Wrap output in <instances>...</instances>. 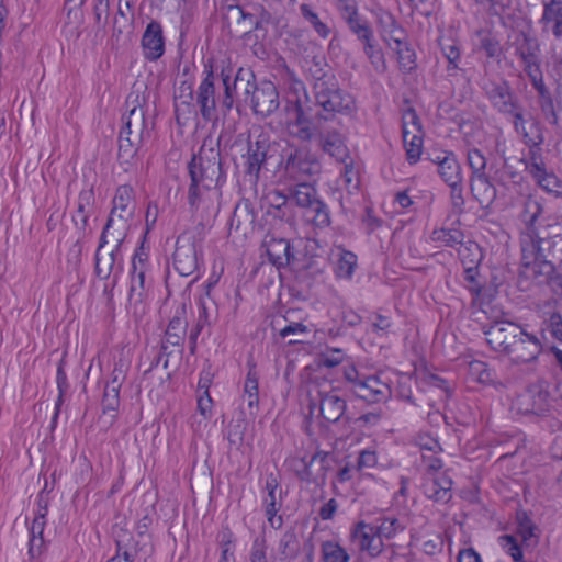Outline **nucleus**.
<instances>
[{"label":"nucleus","mask_w":562,"mask_h":562,"mask_svg":"<svg viewBox=\"0 0 562 562\" xmlns=\"http://www.w3.org/2000/svg\"><path fill=\"white\" fill-rule=\"evenodd\" d=\"M221 138L207 135L191 160L188 162L190 184L188 188V204L192 214L202 218L218 212L222 196V186L226 173L222 168L220 150Z\"/></svg>","instance_id":"1"},{"label":"nucleus","mask_w":562,"mask_h":562,"mask_svg":"<svg viewBox=\"0 0 562 562\" xmlns=\"http://www.w3.org/2000/svg\"><path fill=\"white\" fill-rule=\"evenodd\" d=\"M280 116V122L288 135L304 143L315 137L322 122L315 117L305 91L302 94L291 93L285 98Z\"/></svg>","instance_id":"2"},{"label":"nucleus","mask_w":562,"mask_h":562,"mask_svg":"<svg viewBox=\"0 0 562 562\" xmlns=\"http://www.w3.org/2000/svg\"><path fill=\"white\" fill-rule=\"evenodd\" d=\"M204 239L202 225L184 231L178 236L173 252V267L179 274L188 277L199 269Z\"/></svg>","instance_id":"3"},{"label":"nucleus","mask_w":562,"mask_h":562,"mask_svg":"<svg viewBox=\"0 0 562 562\" xmlns=\"http://www.w3.org/2000/svg\"><path fill=\"white\" fill-rule=\"evenodd\" d=\"M315 95V106L319 108L315 112L318 121H329L336 113L350 114L356 109L353 97L329 82H317L313 86Z\"/></svg>","instance_id":"4"},{"label":"nucleus","mask_w":562,"mask_h":562,"mask_svg":"<svg viewBox=\"0 0 562 562\" xmlns=\"http://www.w3.org/2000/svg\"><path fill=\"white\" fill-rule=\"evenodd\" d=\"M282 179L284 181H315L322 164L315 154L305 147L292 146L283 156Z\"/></svg>","instance_id":"5"},{"label":"nucleus","mask_w":562,"mask_h":562,"mask_svg":"<svg viewBox=\"0 0 562 562\" xmlns=\"http://www.w3.org/2000/svg\"><path fill=\"white\" fill-rule=\"evenodd\" d=\"M217 79L222 81L224 93L218 97V108L223 115H227L234 106L237 88L243 89L245 101H248V92L251 88L255 74L247 68H238L234 74V68L229 63H218Z\"/></svg>","instance_id":"6"},{"label":"nucleus","mask_w":562,"mask_h":562,"mask_svg":"<svg viewBox=\"0 0 562 562\" xmlns=\"http://www.w3.org/2000/svg\"><path fill=\"white\" fill-rule=\"evenodd\" d=\"M521 263L562 255V232L551 237L541 236L539 229L521 231L520 237Z\"/></svg>","instance_id":"7"},{"label":"nucleus","mask_w":562,"mask_h":562,"mask_svg":"<svg viewBox=\"0 0 562 562\" xmlns=\"http://www.w3.org/2000/svg\"><path fill=\"white\" fill-rule=\"evenodd\" d=\"M384 522V517L376 518L371 522H366L363 520L357 522L350 530L351 543L361 553H366L370 558L379 557L384 550L382 537Z\"/></svg>","instance_id":"8"},{"label":"nucleus","mask_w":562,"mask_h":562,"mask_svg":"<svg viewBox=\"0 0 562 562\" xmlns=\"http://www.w3.org/2000/svg\"><path fill=\"white\" fill-rule=\"evenodd\" d=\"M218 63L213 59H207L204 63V78L199 85L196 91V104L200 108V113L205 122H211L217 119L218 99L215 94V80L217 79Z\"/></svg>","instance_id":"9"},{"label":"nucleus","mask_w":562,"mask_h":562,"mask_svg":"<svg viewBox=\"0 0 562 562\" xmlns=\"http://www.w3.org/2000/svg\"><path fill=\"white\" fill-rule=\"evenodd\" d=\"M248 92V101L254 114L262 119L269 117L280 108V97L277 86L270 80L257 81L252 79Z\"/></svg>","instance_id":"10"},{"label":"nucleus","mask_w":562,"mask_h":562,"mask_svg":"<svg viewBox=\"0 0 562 562\" xmlns=\"http://www.w3.org/2000/svg\"><path fill=\"white\" fill-rule=\"evenodd\" d=\"M424 130L416 111L408 106L402 112V137L407 160L415 164L423 153Z\"/></svg>","instance_id":"11"},{"label":"nucleus","mask_w":562,"mask_h":562,"mask_svg":"<svg viewBox=\"0 0 562 562\" xmlns=\"http://www.w3.org/2000/svg\"><path fill=\"white\" fill-rule=\"evenodd\" d=\"M271 142L268 134L260 132L258 135H249L245 158V173L255 182L258 181L260 171L269 157Z\"/></svg>","instance_id":"12"},{"label":"nucleus","mask_w":562,"mask_h":562,"mask_svg":"<svg viewBox=\"0 0 562 562\" xmlns=\"http://www.w3.org/2000/svg\"><path fill=\"white\" fill-rule=\"evenodd\" d=\"M263 246L266 247L269 261L277 268L293 265L296 269H310L314 265H317L316 260H311L308 265H297L299 260L294 256L293 247L285 238H278L272 234H268L265 237Z\"/></svg>","instance_id":"13"},{"label":"nucleus","mask_w":562,"mask_h":562,"mask_svg":"<svg viewBox=\"0 0 562 562\" xmlns=\"http://www.w3.org/2000/svg\"><path fill=\"white\" fill-rule=\"evenodd\" d=\"M265 491L267 495L262 498V507L265 509V514L267 520L271 528L278 530L283 526L282 516H278L282 505V488L280 486L278 477L270 473L266 480Z\"/></svg>","instance_id":"14"},{"label":"nucleus","mask_w":562,"mask_h":562,"mask_svg":"<svg viewBox=\"0 0 562 562\" xmlns=\"http://www.w3.org/2000/svg\"><path fill=\"white\" fill-rule=\"evenodd\" d=\"M521 334L520 326L508 321H495L484 330L487 344L494 350L505 353L510 348V342Z\"/></svg>","instance_id":"15"},{"label":"nucleus","mask_w":562,"mask_h":562,"mask_svg":"<svg viewBox=\"0 0 562 562\" xmlns=\"http://www.w3.org/2000/svg\"><path fill=\"white\" fill-rule=\"evenodd\" d=\"M329 453L318 450L310 459L302 458L300 467L295 470L300 481L306 483L325 484L329 469Z\"/></svg>","instance_id":"16"},{"label":"nucleus","mask_w":562,"mask_h":562,"mask_svg":"<svg viewBox=\"0 0 562 562\" xmlns=\"http://www.w3.org/2000/svg\"><path fill=\"white\" fill-rule=\"evenodd\" d=\"M430 239L438 244L439 247L457 248L459 258L464 260L467 258L465 251L477 252L479 245L473 241H464V234L457 227H441L434 229L430 234Z\"/></svg>","instance_id":"17"},{"label":"nucleus","mask_w":562,"mask_h":562,"mask_svg":"<svg viewBox=\"0 0 562 562\" xmlns=\"http://www.w3.org/2000/svg\"><path fill=\"white\" fill-rule=\"evenodd\" d=\"M143 56L148 61H157L166 49L164 30L158 21H150L142 35Z\"/></svg>","instance_id":"18"},{"label":"nucleus","mask_w":562,"mask_h":562,"mask_svg":"<svg viewBox=\"0 0 562 562\" xmlns=\"http://www.w3.org/2000/svg\"><path fill=\"white\" fill-rule=\"evenodd\" d=\"M541 350L539 340L522 330V334L510 342V348L506 353L514 362L526 363L536 360Z\"/></svg>","instance_id":"19"},{"label":"nucleus","mask_w":562,"mask_h":562,"mask_svg":"<svg viewBox=\"0 0 562 562\" xmlns=\"http://www.w3.org/2000/svg\"><path fill=\"white\" fill-rule=\"evenodd\" d=\"M402 36L392 35V50L400 71L411 74L417 67L416 52L403 30H396Z\"/></svg>","instance_id":"20"},{"label":"nucleus","mask_w":562,"mask_h":562,"mask_svg":"<svg viewBox=\"0 0 562 562\" xmlns=\"http://www.w3.org/2000/svg\"><path fill=\"white\" fill-rule=\"evenodd\" d=\"M317 401L319 413L328 423L338 422L346 412V401L336 391H318Z\"/></svg>","instance_id":"21"},{"label":"nucleus","mask_w":562,"mask_h":562,"mask_svg":"<svg viewBox=\"0 0 562 562\" xmlns=\"http://www.w3.org/2000/svg\"><path fill=\"white\" fill-rule=\"evenodd\" d=\"M256 211L249 199H241L235 205L229 225L231 228L247 235L252 232L256 223Z\"/></svg>","instance_id":"22"},{"label":"nucleus","mask_w":562,"mask_h":562,"mask_svg":"<svg viewBox=\"0 0 562 562\" xmlns=\"http://www.w3.org/2000/svg\"><path fill=\"white\" fill-rule=\"evenodd\" d=\"M135 209L136 202L133 188L128 184L117 187L109 215L117 216L121 220L132 221L135 214Z\"/></svg>","instance_id":"23"},{"label":"nucleus","mask_w":562,"mask_h":562,"mask_svg":"<svg viewBox=\"0 0 562 562\" xmlns=\"http://www.w3.org/2000/svg\"><path fill=\"white\" fill-rule=\"evenodd\" d=\"M186 314V305L179 306L176 310L172 318L169 321L164 336V340H166V342H169L170 346L180 348V353H182V347L188 330V321Z\"/></svg>","instance_id":"24"},{"label":"nucleus","mask_w":562,"mask_h":562,"mask_svg":"<svg viewBox=\"0 0 562 562\" xmlns=\"http://www.w3.org/2000/svg\"><path fill=\"white\" fill-rule=\"evenodd\" d=\"M134 103L128 114L122 117L123 126L120 132H130L133 138L143 140L145 136H149L145 120V110L138 103V95L135 97Z\"/></svg>","instance_id":"25"},{"label":"nucleus","mask_w":562,"mask_h":562,"mask_svg":"<svg viewBox=\"0 0 562 562\" xmlns=\"http://www.w3.org/2000/svg\"><path fill=\"white\" fill-rule=\"evenodd\" d=\"M223 20L231 35L245 37L248 35V23L251 20V13H247L239 5H227L224 8Z\"/></svg>","instance_id":"26"},{"label":"nucleus","mask_w":562,"mask_h":562,"mask_svg":"<svg viewBox=\"0 0 562 562\" xmlns=\"http://www.w3.org/2000/svg\"><path fill=\"white\" fill-rule=\"evenodd\" d=\"M95 202L94 191L92 188L82 190L78 195L77 210L72 215L75 226L82 233V237L91 232L88 229L90 213Z\"/></svg>","instance_id":"27"},{"label":"nucleus","mask_w":562,"mask_h":562,"mask_svg":"<svg viewBox=\"0 0 562 562\" xmlns=\"http://www.w3.org/2000/svg\"><path fill=\"white\" fill-rule=\"evenodd\" d=\"M522 65L525 74L528 76L532 87L539 94L542 110L544 111L547 106L552 110L553 102L551 99L550 91L544 83L543 74L538 63V58L529 61H524Z\"/></svg>","instance_id":"28"},{"label":"nucleus","mask_w":562,"mask_h":562,"mask_svg":"<svg viewBox=\"0 0 562 562\" xmlns=\"http://www.w3.org/2000/svg\"><path fill=\"white\" fill-rule=\"evenodd\" d=\"M487 97L493 106L502 114L507 115L519 105L517 98L505 82L494 83L487 91Z\"/></svg>","instance_id":"29"},{"label":"nucleus","mask_w":562,"mask_h":562,"mask_svg":"<svg viewBox=\"0 0 562 562\" xmlns=\"http://www.w3.org/2000/svg\"><path fill=\"white\" fill-rule=\"evenodd\" d=\"M541 23L554 37H562V0H543Z\"/></svg>","instance_id":"30"},{"label":"nucleus","mask_w":562,"mask_h":562,"mask_svg":"<svg viewBox=\"0 0 562 562\" xmlns=\"http://www.w3.org/2000/svg\"><path fill=\"white\" fill-rule=\"evenodd\" d=\"M122 270L121 248L114 247L109 254L95 251L94 271L101 280L110 278L112 272Z\"/></svg>","instance_id":"31"},{"label":"nucleus","mask_w":562,"mask_h":562,"mask_svg":"<svg viewBox=\"0 0 562 562\" xmlns=\"http://www.w3.org/2000/svg\"><path fill=\"white\" fill-rule=\"evenodd\" d=\"M318 145L325 154L334 157L338 162L350 155L341 134L337 131L321 134Z\"/></svg>","instance_id":"32"},{"label":"nucleus","mask_w":562,"mask_h":562,"mask_svg":"<svg viewBox=\"0 0 562 562\" xmlns=\"http://www.w3.org/2000/svg\"><path fill=\"white\" fill-rule=\"evenodd\" d=\"M553 265L547 258L520 263L519 276L522 279L542 283L552 274Z\"/></svg>","instance_id":"33"},{"label":"nucleus","mask_w":562,"mask_h":562,"mask_svg":"<svg viewBox=\"0 0 562 562\" xmlns=\"http://www.w3.org/2000/svg\"><path fill=\"white\" fill-rule=\"evenodd\" d=\"M384 386L385 384L382 383L376 375H370L357 382L352 390L357 397L368 403H376L383 396Z\"/></svg>","instance_id":"34"},{"label":"nucleus","mask_w":562,"mask_h":562,"mask_svg":"<svg viewBox=\"0 0 562 562\" xmlns=\"http://www.w3.org/2000/svg\"><path fill=\"white\" fill-rule=\"evenodd\" d=\"M471 192L483 206H490L496 198V189L486 175L470 178Z\"/></svg>","instance_id":"35"},{"label":"nucleus","mask_w":562,"mask_h":562,"mask_svg":"<svg viewBox=\"0 0 562 562\" xmlns=\"http://www.w3.org/2000/svg\"><path fill=\"white\" fill-rule=\"evenodd\" d=\"M543 212L542 204L532 195H527L522 199L520 204V211L518 214L519 220L524 223L525 228L522 231L538 229L536 222Z\"/></svg>","instance_id":"36"},{"label":"nucleus","mask_w":562,"mask_h":562,"mask_svg":"<svg viewBox=\"0 0 562 562\" xmlns=\"http://www.w3.org/2000/svg\"><path fill=\"white\" fill-rule=\"evenodd\" d=\"M451 479L447 475H440L425 484V493L436 502L447 503L451 498Z\"/></svg>","instance_id":"37"},{"label":"nucleus","mask_w":562,"mask_h":562,"mask_svg":"<svg viewBox=\"0 0 562 562\" xmlns=\"http://www.w3.org/2000/svg\"><path fill=\"white\" fill-rule=\"evenodd\" d=\"M312 181L294 182L289 188V196L295 204L302 209L311 206V204L318 198L317 190L311 183Z\"/></svg>","instance_id":"38"},{"label":"nucleus","mask_w":562,"mask_h":562,"mask_svg":"<svg viewBox=\"0 0 562 562\" xmlns=\"http://www.w3.org/2000/svg\"><path fill=\"white\" fill-rule=\"evenodd\" d=\"M438 173L447 184H456L463 180L461 166L453 153L445 154L443 160H440Z\"/></svg>","instance_id":"39"},{"label":"nucleus","mask_w":562,"mask_h":562,"mask_svg":"<svg viewBox=\"0 0 562 562\" xmlns=\"http://www.w3.org/2000/svg\"><path fill=\"white\" fill-rule=\"evenodd\" d=\"M299 10L303 19L313 27L319 37L327 38L330 35V25L326 19L321 18L311 4L301 3Z\"/></svg>","instance_id":"40"},{"label":"nucleus","mask_w":562,"mask_h":562,"mask_svg":"<svg viewBox=\"0 0 562 562\" xmlns=\"http://www.w3.org/2000/svg\"><path fill=\"white\" fill-rule=\"evenodd\" d=\"M344 165L341 170V179L345 188L349 193L359 190L360 187V164L356 162L355 159L349 155L348 158L339 161Z\"/></svg>","instance_id":"41"},{"label":"nucleus","mask_w":562,"mask_h":562,"mask_svg":"<svg viewBox=\"0 0 562 562\" xmlns=\"http://www.w3.org/2000/svg\"><path fill=\"white\" fill-rule=\"evenodd\" d=\"M439 45L441 47V53L446 57L447 72L449 76H456L459 68V63L461 59L460 46L457 41L452 38L441 37L439 40Z\"/></svg>","instance_id":"42"},{"label":"nucleus","mask_w":562,"mask_h":562,"mask_svg":"<svg viewBox=\"0 0 562 562\" xmlns=\"http://www.w3.org/2000/svg\"><path fill=\"white\" fill-rule=\"evenodd\" d=\"M244 398L247 401L249 413L255 415L259 404V375L254 368H249L245 380Z\"/></svg>","instance_id":"43"},{"label":"nucleus","mask_w":562,"mask_h":562,"mask_svg":"<svg viewBox=\"0 0 562 562\" xmlns=\"http://www.w3.org/2000/svg\"><path fill=\"white\" fill-rule=\"evenodd\" d=\"M304 216L317 228H325L330 225L328 206L318 198L311 206L305 209Z\"/></svg>","instance_id":"44"},{"label":"nucleus","mask_w":562,"mask_h":562,"mask_svg":"<svg viewBox=\"0 0 562 562\" xmlns=\"http://www.w3.org/2000/svg\"><path fill=\"white\" fill-rule=\"evenodd\" d=\"M187 89L189 90L188 99L183 101H178L176 98L175 100V117L177 121V124L180 126L187 125L190 121L195 120L198 117V112L195 110V105L191 102L193 99V93L191 90V87L188 86Z\"/></svg>","instance_id":"45"},{"label":"nucleus","mask_w":562,"mask_h":562,"mask_svg":"<svg viewBox=\"0 0 562 562\" xmlns=\"http://www.w3.org/2000/svg\"><path fill=\"white\" fill-rule=\"evenodd\" d=\"M541 145L542 144L527 145L528 154L521 159V161L525 164L526 170L532 177L542 175V172L546 170Z\"/></svg>","instance_id":"46"},{"label":"nucleus","mask_w":562,"mask_h":562,"mask_svg":"<svg viewBox=\"0 0 562 562\" xmlns=\"http://www.w3.org/2000/svg\"><path fill=\"white\" fill-rule=\"evenodd\" d=\"M357 267V256L346 249H339L335 274L339 279H350Z\"/></svg>","instance_id":"47"},{"label":"nucleus","mask_w":562,"mask_h":562,"mask_svg":"<svg viewBox=\"0 0 562 562\" xmlns=\"http://www.w3.org/2000/svg\"><path fill=\"white\" fill-rule=\"evenodd\" d=\"M56 383H57V389H58V397L55 403V412H54V415L52 418V428H54L56 426V423H57V419L59 416V412H60V407L64 403V396L66 395V393L69 389L67 374L65 372V359L64 358L60 359V361L58 362V366H57Z\"/></svg>","instance_id":"48"},{"label":"nucleus","mask_w":562,"mask_h":562,"mask_svg":"<svg viewBox=\"0 0 562 562\" xmlns=\"http://www.w3.org/2000/svg\"><path fill=\"white\" fill-rule=\"evenodd\" d=\"M348 25L349 30L363 43H369L372 40L373 32L366 19H363L358 12L355 15H348L342 19Z\"/></svg>","instance_id":"49"},{"label":"nucleus","mask_w":562,"mask_h":562,"mask_svg":"<svg viewBox=\"0 0 562 562\" xmlns=\"http://www.w3.org/2000/svg\"><path fill=\"white\" fill-rule=\"evenodd\" d=\"M517 536L526 547H532L537 543L536 527L529 517L522 513L517 515Z\"/></svg>","instance_id":"50"},{"label":"nucleus","mask_w":562,"mask_h":562,"mask_svg":"<svg viewBox=\"0 0 562 562\" xmlns=\"http://www.w3.org/2000/svg\"><path fill=\"white\" fill-rule=\"evenodd\" d=\"M146 279L145 268L139 267V271H132L131 288L128 293V300L131 302L140 303L146 296Z\"/></svg>","instance_id":"51"},{"label":"nucleus","mask_w":562,"mask_h":562,"mask_svg":"<svg viewBox=\"0 0 562 562\" xmlns=\"http://www.w3.org/2000/svg\"><path fill=\"white\" fill-rule=\"evenodd\" d=\"M125 134H130V132H120L119 135V153L117 157L121 164H130L131 160L135 157L139 145L143 140L133 138V142H127L125 138Z\"/></svg>","instance_id":"52"},{"label":"nucleus","mask_w":562,"mask_h":562,"mask_svg":"<svg viewBox=\"0 0 562 562\" xmlns=\"http://www.w3.org/2000/svg\"><path fill=\"white\" fill-rule=\"evenodd\" d=\"M323 562H348V552L337 542L325 541L321 548Z\"/></svg>","instance_id":"53"},{"label":"nucleus","mask_w":562,"mask_h":562,"mask_svg":"<svg viewBox=\"0 0 562 562\" xmlns=\"http://www.w3.org/2000/svg\"><path fill=\"white\" fill-rule=\"evenodd\" d=\"M108 221H112L110 226V238L115 241V247L121 248L130 229V220H121L117 216L109 215Z\"/></svg>","instance_id":"54"},{"label":"nucleus","mask_w":562,"mask_h":562,"mask_svg":"<svg viewBox=\"0 0 562 562\" xmlns=\"http://www.w3.org/2000/svg\"><path fill=\"white\" fill-rule=\"evenodd\" d=\"M537 183L547 192L552 193L554 196L562 198V181L553 173L547 172L533 177Z\"/></svg>","instance_id":"55"},{"label":"nucleus","mask_w":562,"mask_h":562,"mask_svg":"<svg viewBox=\"0 0 562 562\" xmlns=\"http://www.w3.org/2000/svg\"><path fill=\"white\" fill-rule=\"evenodd\" d=\"M518 135H520L524 144L530 145V144H543L544 136L542 133L541 125L538 121H532L529 126L525 125L522 130H519L516 132Z\"/></svg>","instance_id":"56"},{"label":"nucleus","mask_w":562,"mask_h":562,"mask_svg":"<svg viewBox=\"0 0 562 562\" xmlns=\"http://www.w3.org/2000/svg\"><path fill=\"white\" fill-rule=\"evenodd\" d=\"M468 375L473 382L486 384L492 381V373L485 362L472 360L468 363Z\"/></svg>","instance_id":"57"},{"label":"nucleus","mask_w":562,"mask_h":562,"mask_svg":"<svg viewBox=\"0 0 562 562\" xmlns=\"http://www.w3.org/2000/svg\"><path fill=\"white\" fill-rule=\"evenodd\" d=\"M127 533H124L123 536H116L115 543H116V554L109 559L106 562H133L134 561V553L136 552L132 550V547L128 542L125 541L124 537H127Z\"/></svg>","instance_id":"58"},{"label":"nucleus","mask_w":562,"mask_h":562,"mask_svg":"<svg viewBox=\"0 0 562 562\" xmlns=\"http://www.w3.org/2000/svg\"><path fill=\"white\" fill-rule=\"evenodd\" d=\"M468 166L472 170L471 177L484 176L486 168V158L481 150L470 148L467 154Z\"/></svg>","instance_id":"59"},{"label":"nucleus","mask_w":562,"mask_h":562,"mask_svg":"<svg viewBox=\"0 0 562 562\" xmlns=\"http://www.w3.org/2000/svg\"><path fill=\"white\" fill-rule=\"evenodd\" d=\"M516 53L521 63L537 59L538 44L536 41L524 34L522 42L516 47Z\"/></svg>","instance_id":"60"},{"label":"nucleus","mask_w":562,"mask_h":562,"mask_svg":"<svg viewBox=\"0 0 562 562\" xmlns=\"http://www.w3.org/2000/svg\"><path fill=\"white\" fill-rule=\"evenodd\" d=\"M364 53L370 59L371 64L378 71H384L386 69V64L384 59V53L382 48L375 47L372 44V40H369V43H363Z\"/></svg>","instance_id":"61"},{"label":"nucleus","mask_w":562,"mask_h":562,"mask_svg":"<svg viewBox=\"0 0 562 562\" xmlns=\"http://www.w3.org/2000/svg\"><path fill=\"white\" fill-rule=\"evenodd\" d=\"M499 543L504 551L509 554L515 562L522 561V552L518 544V540L513 535H504L499 537Z\"/></svg>","instance_id":"62"},{"label":"nucleus","mask_w":562,"mask_h":562,"mask_svg":"<svg viewBox=\"0 0 562 562\" xmlns=\"http://www.w3.org/2000/svg\"><path fill=\"white\" fill-rule=\"evenodd\" d=\"M308 72L312 78L315 80L314 83L317 82H329L326 80L327 78V64L325 63L324 57L314 56L311 61H308Z\"/></svg>","instance_id":"63"},{"label":"nucleus","mask_w":562,"mask_h":562,"mask_svg":"<svg viewBox=\"0 0 562 562\" xmlns=\"http://www.w3.org/2000/svg\"><path fill=\"white\" fill-rule=\"evenodd\" d=\"M120 390L121 389L113 387L109 384L105 385L102 397V407L104 413L117 409L120 405Z\"/></svg>","instance_id":"64"}]
</instances>
